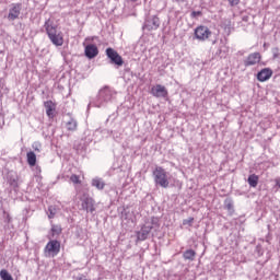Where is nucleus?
Here are the masks:
<instances>
[{
  "mask_svg": "<svg viewBox=\"0 0 280 280\" xmlns=\"http://www.w3.org/2000/svg\"><path fill=\"white\" fill-rule=\"evenodd\" d=\"M44 27L52 45H55L56 47H62V45H65V38L62 37V32L58 31L57 28L58 26L54 24V21H51V19L46 20Z\"/></svg>",
  "mask_w": 280,
  "mask_h": 280,
  "instance_id": "f257e3e1",
  "label": "nucleus"
},
{
  "mask_svg": "<svg viewBox=\"0 0 280 280\" xmlns=\"http://www.w3.org/2000/svg\"><path fill=\"white\" fill-rule=\"evenodd\" d=\"M153 180L158 187H162L163 189H167V187H170L167 171L161 166H156L153 171Z\"/></svg>",
  "mask_w": 280,
  "mask_h": 280,
  "instance_id": "f03ea898",
  "label": "nucleus"
},
{
  "mask_svg": "<svg viewBox=\"0 0 280 280\" xmlns=\"http://www.w3.org/2000/svg\"><path fill=\"white\" fill-rule=\"evenodd\" d=\"M116 95L115 90L104 86L98 91L97 100L95 102L96 108H102V106H106L108 102L113 100V96Z\"/></svg>",
  "mask_w": 280,
  "mask_h": 280,
  "instance_id": "7ed1b4c3",
  "label": "nucleus"
},
{
  "mask_svg": "<svg viewBox=\"0 0 280 280\" xmlns=\"http://www.w3.org/2000/svg\"><path fill=\"white\" fill-rule=\"evenodd\" d=\"M107 58L110 59L112 65H116L117 67H124V58L120 57L119 52L113 48H107L106 50Z\"/></svg>",
  "mask_w": 280,
  "mask_h": 280,
  "instance_id": "20e7f679",
  "label": "nucleus"
},
{
  "mask_svg": "<svg viewBox=\"0 0 280 280\" xmlns=\"http://www.w3.org/2000/svg\"><path fill=\"white\" fill-rule=\"evenodd\" d=\"M21 10H23L22 3H12L9 9V14H8L7 19L9 21H16V19H19V16H21Z\"/></svg>",
  "mask_w": 280,
  "mask_h": 280,
  "instance_id": "39448f33",
  "label": "nucleus"
},
{
  "mask_svg": "<svg viewBox=\"0 0 280 280\" xmlns=\"http://www.w3.org/2000/svg\"><path fill=\"white\" fill-rule=\"evenodd\" d=\"M158 27H161V20L156 15L148 18L143 25V30H147L148 32H152Z\"/></svg>",
  "mask_w": 280,
  "mask_h": 280,
  "instance_id": "423d86ee",
  "label": "nucleus"
},
{
  "mask_svg": "<svg viewBox=\"0 0 280 280\" xmlns=\"http://www.w3.org/2000/svg\"><path fill=\"white\" fill-rule=\"evenodd\" d=\"M153 226L150 224H144L141 226V229L136 232L138 242H145L148 237H150V233H152Z\"/></svg>",
  "mask_w": 280,
  "mask_h": 280,
  "instance_id": "0eeeda50",
  "label": "nucleus"
},
{
  "mask_svg": "<svg viewBox=\"0 0 280 280\" xmlns=\"http://www.w3.org/2000/svg\"><path fill=\"white\" fill-rule=\"evenodd\" d=\"M45 250L48 253V255H51V257H56V255L60 253V242L57 240L49 241L45 247Z\"/></svg>",
  "mask_w": 280,
  "mask_h": 280,
  "instance_id": "6e6552de",
  "label": "nucleus"
},
{
  "mask_svg": "<svg viewBox=\"0 0 280 280\" xmlns=\"http://www.w3.org/2000/svg\"><path fill=\"white\" fill-rule=\"evenodd\" d=\"M210 36L211 31L207 26L201 25L195 30V38H197V40H207Z\"/></svg>",
  "mask_w": 280,
  "mask_h": 280,
  "instance_id": "1a4fd4ad",
  "label": "nucleus"
},
{
  "mask_svg": "<svg viewBox=\"0 0 280 280\" xmlns=\"http://www.w3.org/2000/svg\"><path fill=\"white\" fill-rule=\"evenodd\" d=\"M261 62V54L252 52L244 60V67H255V65H259Z\"/></svg>",
  "mask_w": 280,
  "mask_h": 280,
  "instance_id": "9d476101",
  "label": "nucleus"
},
{
  "mask_svg": "<svg viewBox=\"0 0 280 280\" xmlns=\"http://www.w3.org/2000/svg\"><path fill=\"white\" fill-rule=\"evenodd\" d=\"M151 95H153V97L165 98L168 95L167 88L161 84H156L153 88H151Z\"/></svg>",
  "mask_w": 280,
  "mask_h": 280,
  "instance_id": "9b49d317",
  "label": "nucleus"
},
{
  "mask_svg": "<svg viewBox=\"0 0 280 280\" xmlns=\"http://www.w3.org/2000/svg\"><path fill=\"white\" fill-rule=\"evenodd\" d=\"M272 78V69L264 68L257 73L258 82H268Z\"/></svg>",
  "mask_w": 280,
  "mask_h": 280,
  "instance_id": "f8f14e48",
  "label": "nucleus"
},
{
  "mask_svg": "<svg viewBox=\"0 0 280 280\" xmlns=\"http://www.w3.org/2000/svg\"><path fill=\"white\" fill-rule=\"evenodd\" d=\"M81 201H82V209L84 211H90V213H93V211H95V200H93V198L84 197L83 199H81Z\"/></svg>",
  "mask_w": 280,
  "mask_h": 280,
  "instance_id": "ddd939ff",
  "label": "nucleus"
},
{
  "mask_svg": "<svg viewBox=\"0 0 280 280\" xmlns=\"http://www.w3.org/2000/svg\"><path fill=\"white\" fill-rule=\"evenodd\" d=\"M100 54V49H97V46L95 44H90L85 47V56L90 60H93L97 55Z\"/></svg>",
  "mask_w": 280,
  "mask_h": 280,
  "instance_id": "4468645a",
  "label": "nucleus"
},
{
  "mask_svg": "<svg viewBox=\"0 0 280 280\" xmlns=\"http://www.w3.org/2000/svg\"><path fill=\"white\" fill-rule=\"evenodd\" d=\"M44 106L46 108V114L48 115V117H54V110H56V105H54V102L46 101L44 103Z\"/></svg>",
  "mask_w": 280,
  "mask_h": 280,
  "instance_id": "2eb2a0df",
  "label": "nucleus"
},
{
  "mask_svg": "<svg viewBox=\"0 0 280 280\" xmlns=\"http://www.w3.org/2000/svg\"><path fill=\"white\" fill-rule=\"evenodd\" d=\"M247 183L249 187H257V185H259V176H257L256 174L249 175L247 178Z\"/></svg>",
  "mask_w": 280,
  "mask_h": 280,
  "instance_id": "dca6fc26",
  "label": "nucleus"
},
{
  "mask_svg": "<svg viewBox=\"0 0 280 280\" xmlns=\"http://www.w3.org/2000/svg\"><path fill=\"white\" fill-rule=\"evenodd\" d=\"M92 187H96V189H104V187H106V184L102 178L95 177L94 179H92Z\"/></svg>",
  "mask_w": 280,
  "mask_h": 280,
  "instance_id": "f3484780",
  "label": "nucleus"
},
{
  "mask_svg": "<svg viewBox=\"0 0 280 280\" xmlns=\"http://www.w3.org/2000/svg\"><path fill=\"white\" fill-rule=\"evenodd\" d=\"M183 257L188 261H194V259H196V250L187 249L186 252H184Z\"/></svg>",
  "mask_w": 280,
  "mask_h": 280,
  "instance_id": "a211bd4d",
  "label": "nucleus"
},
{
  "mask_svg": "<svg viewBox=\"0 0 280 280\" xmlns=\"http://www.w3.org/2000/svg\"><path fill=\"white\" fill-rule=\"evenodd\" d=\"M26 159L31 167H34V165H36V153H34V151L27 152Z\"/></svg>",
  "mask_w": 280,
  "mask_h": 280,
  "instance_id": "6ab92c4d",
  "label": "nucleus"
},
{
  "mask_svg": "<svg viewBox=\"0 0 280 280\" xmlns=\"http://www.w3.org/2000/svg\"><path fill=\"white\" fill-rule=\"evenodd\" d=\"M66 126H67V130H70L73 132V131L78 130V120L70 118V120H68Z\"/></svg>",
  "mask_w": 280,
  "mask_h": 280,
  "instance_id": "aec40b11",
  "label": "nucleus"
},
{
  "mask_svg": "<svg viewBox=\"0 0 280 280\" xmlns=\"http://www.w3.org/2000/svg\"><path fill=\"white\" fill-rule=\"evenodd\" d=\"M62 233V228L60 225H52L51 226V237H56V235H60Z\"/></svg>",
  "mask_w": 280,
  "mask_h": 280,
  "instance_id": "412c9836",
  "label": "nucleus"
},
{
  "mask_svg": "<svg viewBox=\"0 0 280 280\" xmlns=\"http://www.w3.org/2000/svg\"><path fill=\"white\" fill-rule=\"evenodd\" d=\"M0 277L2 280H14V278H12V275H10V272H8V270L2 269L0 271Z\"/></svg>",
  "mask_w": 280,
  "mask_h": 280,
  "instance_id": "4be33fe9",
  "label": "nucleus"
},
{
  "mask_svg": "<svg viewBox=\"0 0 280 280\" xmlns=\"http://www.w3.org/2000/svg\"><path fill=\"white\" fill-rule=\"evenodd\" d=\"M225 209H228V211H230L231 213L235 211L233 209V199H225Z\"/></svg>",
  "mask_w": 280,
  "mask_h": 280,
  "instance_id": "5701e85b",
  "label": "nucleus"
},
{
  "mask_svg": "<svg viewBox=\"0 0 280 280\" xmlns=\"http://www.w3.org/2000/svg\"><path fill=\"white\" fill-rule=\"evenodd\" d=\"M57 213L56 207L50 206L48 207V218L49 220L54 219Z\"/></svg>",
  "mask_w": 280,
  "mask_h": 280,
  "instance_id": "b1692460",
  "label": "nucleus"
},
{
  "mask_svg": "<svg viewBox=\"0 0 280 280\" xmlns=\"http://www.w3.org/2000/svg\"><path fill=\"white\" fill-rule=\"evenodd\" d=\"M70 180H71V183H73L74 185H80V183H82V182L80 180V176H78V175H75V174L71 175Z\"/></svg>",
  "mask_w": 280,
  "mask_h": 280,
  "instance_id": "393cba45",
  "label": "nucleus"
},
{
  "mask_svg": "<svg viewBox=\"0 0 280 280\" xmlns=\"http://www.w3.org/2000/svg\"><path fill=\"white\" fill-rule=\"evenodd\" d=\"M33 150H35V152H40V148H43V145L40 144V142H34L32 144Z\"/></svg>",
  "mask_w": 280,
  "mask_h": 280,
  "instance_id": "a878e982",
  "label": "nucleus"
},
{
  "mask_svg": "<svg viewBox=\"0 0 280 280\" xmlns=\"http://www.w3.org/2000/svg\"><path fill=\"white\" fill-rule=\"evenodd\" d=\"M198 16H202V11H192L190 13L191 19H198Z\"/></svg>",
  "mask_w": 280,
  "mask_h": 280,
  "instance_id": "bb28decb",
  "label": "nucleus"
},
{
  "mask_svg": "<svg viewBox=\"0 0 280 280\" xmlns=\"http://www.w3.org/2000/svg\"><path fill=\"white\" fill-rule=\"evenodd\" d=\"M121 218H122V220H130V212L125 209V210L121 212Z\"/></svg>",
  "mask_w": 280,
  "mask_h": 280,
  "instance_id": "cd10ccee",
  "label": "nucleus"
},
{
  "mask_svg": "<svg viewBox=\"0 0 280 280\" xmlns=\"http://www.w3.org/2000/svg\"><path fill=\"white\" fill-rule=\"evenodd\" d=\"M272 56H273V60H277V58H279L280 56L279 48H272Z\"/></svg>",
  "mask_w": 280,
  "mask_h": 280,
  "instance_id": "c85d7f7f",
  "label": "nucleus"
},
{
  "mask_svg": "<svg viewBox=\"0 0 280 280\" xmlns=\"http://www.w3.org/2000/svg\"><path fill=\"white\" fill-rule=\"evenodd\" d=\"M183 224H189V226H191V224H194V218H188L186 220H184Z\"/></svg>",
  "mask_w": 280,
  "mask_h": 280,
  "instance_id": "c756f323",
  "label": "nucleus"
},
{
  "mask_svg": "<svg viewBox=\"0 0 280 280\" xmlns=\"http://www.w3.org/2000/svg\"><path fill=\"white\" fill-rule=\"evenodd\" d=\"M230 5L233 8L240 4V0H229Z\"/></svg>",
  "mask_w": 280,
  "mask_h": 280,
  "instance_id": "7c9ffc66",
  "label": "nucleus"
},
{
  "mask_svg": "<svg viewBox=\"0 0 280 280\" xmlns=\"http://www.w3.org/2000/svg\"><path fill=\"white\" fill-rule=\"evenodd\" d=\"M275 183H276L275 189H277V191H279V189H280V178H276Z\"/></svg>",
  "mask_w": 280,
  "mask_h": 280,
  "instance_id": "2f4dec72",
  "label": "nucleus"
},
{
  "mask_svg": "<svg viewBox=\"0 0 280 280\" xmlns=\"http://www.w3.org/2000/svg\"><path fill=\"white\" fill-rule=\"evenodd\" d=\"M10 185H11L12 187H19V183L16 182V179H11V180H10Z\"/></svg>",
  "mask_w": 280,
  "mask_h": 280,
  "instance_id": "473e14b6",
  "label": "nucleus"
},
{
  "mask_svg": "<svg viewBox=\"0 0 280 280\" xmlns=\"http://www.w3.org/2000/svg\"><path fill=\"white\" fill-rule=\"evenodd\" d=\"M130 1H132V2L135 3V2H137V1H139V0H130Z\"/></svg>",
  "mask_w": 280,
  "mask_h": 280,
  "instance_id": "72a5a7b5",
  "label": "nucleus"
}]
</instances>
